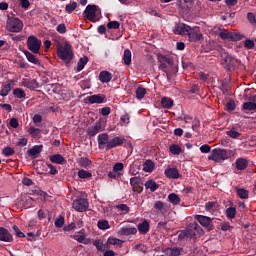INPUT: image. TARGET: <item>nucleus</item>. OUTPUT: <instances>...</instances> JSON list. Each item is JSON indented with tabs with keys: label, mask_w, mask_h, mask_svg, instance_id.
I'll list each match as a JSON object with an SVG mask.
<instances>
[{
	"label": "nucleus",
	"mask_w": 256,
	"mask_h": 256,
	"mask_svg": "<svg viewBox=\"0 0 256 256\" xmlns=\"http://www.w3.org/2000/svg\"><path fill=\"white\" fill-rule=\"evenodd\" d=\"M175 35H188V39L191 43H197L203 41V33L199 27H191L185 23H179L174 28Z\"/></svg>",
	"instance_id": "obj_1"
},
{
	"label": "nucleus",
	"mask_w": 256,
	"mask_h": 256,
	"mask_svg": "<svg viewBox=\"0 0 256 256\" xmlns=\"http://www.w3.org/2000/svg\"><path fill=\"white\" fill-rule=\"evenodd\" d=\"M57 55L61 59V61H64L66 65H69L71 61H73V47L69 42H65L64 44H61V42H58L57 44Z\"/></svg>",
	"instance_id": "obj_2"
},
{
	"label": "nucleus",
	"mask_w": 256,
	"mask_h": 256,
	"mask_svg": "<svg viewBox=\"0 0 256 256\" xmlns=\"http://www.w3.org/2000/svg\"><path fill=\"white\" fill-rule=\"evenodd\" d=\"M203 229L197 222L188 225L185 232L179 235V237H187L188 239H199L203 235Z\"/></svg>",
	"instance_id": "obj_3"
},
{
	"label": "nucleus",
	"mask_w": 256,
	"mask_h": 256,
	"mask_svg": "<svg viewBox=\"0 0 256 256\" xmlns=\"http://www.w3.org/2000/svg\"><path fill=\"white\" fill-rule=\"evenodd\" d=\"M231 157V150L216 148L212 150L211 155L208 156L210 161H215L216 163H223L226 159Z\"/></svg>",
	"instance_id": "obj_4"
},
{
	"label": "nucleus",
	"mask_w": 256,
	"mask_h": 256,
	"mask_svg": "<svg viewBox=\"0 0 256 256\" xmlns=\"http://www.w3.org/2000/svg\"><path fill=\"white\" fill-rule=\"evenodd\" d=\"M23 29V22L19 18H8L7 30L10 33H19Z\"/></svg>",
	"instance_id": "obj_5"
},
{
	"label": "nucleus",
	"mask_w": 256,
	"mask_h": 256,
	"mask_svg": "<svg viewBox=\"0 0 256 256\" xmlns=\"http://www.w3.org/2000/svg\"><path fill=\"white\" fill-rule=\"evenodd\" d=\"M42 42L37 38L36 36L32 35L29 36L27 39V47L29 51H32V53H39V50L41 49Z\"/></svg>",
	"instance_id": "obj_6"
},
{
	"label": "nucleus",
	"mask_w": 256,
	"mask_h": 256,
	"mask_svg": "<svg viewBox=\"0 0 256 256\" xmlns=\"http://www.w3.org/2000/svg\"><path fill=\"white\" fill-rule=\"evenodd\" d=\"M89 208V201L86 198L79 197L73 202V209L78 213H83Z\"/></svg>",
	"instance_id": "obj_7"
},
{
	"label": "nucleus",
	"mask_w": 256,
	"mask_h": 256,
	"mask_svg": "<svg viewBox=\"0 0 256 256\" xmlns=\"http://www.w3.org/2000/svg\"><path fill=\"white\" fill-rule=\"evenodd\" d=\"M84 17L91 21L92 23H96L97 21V6L89 4L86 6V9L83 13Z\"/></svg>",
	"instance_id": "obj_8"
},
{
	"label": "nucleus",
	"mask_w": 256,
	"mask_h": 256,
	"mask_svg": "<svg viewBox=\"0 0 256 256\" xmlns=\"http://www.w3.org/2000/svg\"><path fill=\"white\" fill-rule=\"evenodd\" d=\"M221 63L224 69H227V71H235V63H237V60L231 57L229 54H224L222 56Z\"/></svg>",
	"instance_id": "obj_9"
},
{
	"label": "nucleus",
	"mask_w": 256,
	"mask_h": 256,
	"mask_svg": "<svg viewBox=\"0 0 256 256\" xmlns=\"http://www.w3.org/2000/svg\"><path fill=\"white\" fill-rule=\"evenodd\" d=\"M158 63H159V69L161 71H166L167 69V65H169V67H173V59L169 56H163V55H159L158 56Z\"/></svg>",
	"instance_id": "obj_10"
},
{
	"label": "nucleus",
	"mask_w": 256,
	"mask_h": 256,
	"mask_svg": "<svg viewBox=\"0 0 256 256\" xmlns=\"http://www.w3.org/2000/svg\"><path fill=\"white\" fill-rule=\"evenodd\" d=\"M196 221L202 225V227H205L208 229V231H213V224L211 223V218L208 216H203V215H197L196 216Z\"/></svg>",
	"instance_id": "obj_11"
},
{
	"label": "nucleus",
	"mask_w": 256,
	"mask_h": 256,
	"mask_svg": "<svg viewBox=\"0 0 256 256\" xmlns=\"http://www.w3.org/2000/svg\"><path fill=\"white\" fill-rule=\"evenodd\" d=\"M101 131H105V129H103V124L101 123V121H97L95 122V125L87 129V135L89 137H95V135L101 133Z\"/></svg>",
	"instance_id": "obj_12"
},
{
	"label": "nucleus",
	"mask_w": 256,
	"mask_h": 256,
	"mask_svg": "<svg viewBox=\"0 0 256 256\" xmlns=\"http://www.w3.org/2000/svg\"><path fill=\"white\" fill-rule=\"evenodd\" d=\"M97 141H98V148L99 149H105L106 147V150L109 151L108 149V145H109V134L107 133H102V134H99L97 136Z\"/></svg>",
	"instance_id": "obj_13"
},
{
	"label": "nucleus",
	"mask_w": 256,
	"mask_h": 256,
	"mask_svg": "<svg viewBox=\"0 0 256 256\" xmlns=\"http://www.w3.org/2000/svg\"><path fill=\"white\" fill-rule=\"evenodd\" d=\"M125 143V137L116 136L112 139H110L108 143V151L111 149H115V147H121Z\"/></svg>",
	"instance_id": "obj_14"
},
{
	"label": "nucleus",
	"mask_w": 256,
	"mask_h": 256,
	"mask_svg": "<svg viewBox=\"0 0 256 256\" xmlns=\"http://www.w3.org/2000/svg\"><path fill=\"white\" fill-rule=\"evenodd\" d=\"M107 97L103 94H94L88 97V102L90 105H101V103H104L106 101Z\"/></svg>",
	"instance_id": "obj_15"
},
{
	"label": "nucleus",
	"mask_w": 256,
	"mask_h": 256,
	"mask_svg": "<svg viewBox=\"0 0 256 256\" xmlns=\"http://www.w3.org/2000/svg\"><path fill=\"white\" fill-rule=\"evenodd\" d=\"M22 87H26L31 91H35V89H39V82H37L36 79L29 80L27 78H24L22 80Z\"/></svg>",
	"instance_id": "obj_16"
},
{
	"label": "nucleus",
	"mask_w": 256,
	"mask_h": 256,
	"mask_svg": "<svg viewBox=\"0 0 256 256\" xmlns=\"http://www.w3.org/2000/svg\"><path fill=\"white\" fill-rule=\"evenodd\" d=\"M0 241H4V243H13V235L9 233L4 227H0Z\"/></svg>",
	"instance_id": "obj_17"
},
{
	"label": "nucleus",
	"mask_w": 256,
	"mask_h": 256,
	"mask_svg": "<svg viewBox=\"0 0 256 256\" xmlns=\"http://www.w3.org/2000/svg\"><path fill=\"white\" fill-rule=\"evenodd\" d=\"M162 253L166 256H180L181 248L179 247H166L162 248Z\"/></svg>",
	"instance_id": "obj_18"
},
{
	"label": "nucleus",
	"mask_w": 256,
	"mask_h": 256,
	"mask_svg": "<svg viewBox=\"0 0 256 256\" xmlns=\"http://www.w3.org/2000/svg\"><path fill=\"white\" fill-rule=\"evenodd\" d=\"M235 166L238 171H245L249 167V160L240 157L235 161Z\"/></svg>",
	"instance_id": "obj_19"
},
{
	"label": "nucleus",
	"mask_w": 256,
	"mask_h": 256,
	"mask_svg": "<svg viewBox=\"0 0 256 256\" xmlns=\"http://www.w3.org/2000/svg\"><path fill=\"white\" fill-rule=\"evenodd\" d=\"M165 175L168 179H179V177H181L177 168H167L165 170Z\"/></svg>",
	"instance_id": "obj_20"
},
{
	"label": "nucleus",
	"mask_w": 256,
	"mask_h": 256,
	"mask_svg": "<svg viewBox=\"0 0 256 256\" xmlns=\"http://www.w3.org/2000/svg\"><path fill=\"white\" fill-rule=\"evenodd\" d=\"M149 229H151V226L147 220H143L138 224V231L141 235H147V233H149Z\"/></svg>",
	"instance_id": "obj_21"
},
{
	"label": "nucleus",
	"mask_w": 256,
	"mask_h": 256,
	"mask_svg": "<svg viewBox=\"0 0 256 256\" xmlns=\"http://www.w3.org/2000/svg\"><path fill=\"white\" fill-rule=\"evenodd\" d=\"M76 161L80 167H83V169H88L93 165V161L87 157H80Z\"/></svg>",
	"instance_id": "obj_22"
},
{
	"label": "nucleus",
	"mask_w": 256,
	"mask_h": 256,
	"mask_svg": "<svg viewBox=\"0 0 256 256\" xmlns=\"http://www.w3.org/2000/svg\"><path fill=\"white\" fill-rule=\"evenodd\" d=\"M51 163H56L57 165H65L67 163V160H65V157L61 154H54L50 156Z\"/></svg>",
	"instance_id": "obj_23"
},
{
	"label": "nucleus",
	"mask_w": 256,
	"mask_h": 256,
	"mask_svg": "<svg viewBox=\"0 0 256 256\" xmlns=\"http://www.w3.org/2000/svg\"><path fill=\"white\" fill-rule=\"evenodd\" d=\"M12 89H13V81L3 84L2 89L0 90L1 97H7V95L11 93Z\"/></svg>",
	"instance_id": "obj_24"
},
{
	"label": "nucleus",
	"mask_w": 256,
	"mask_h": 256,
	"mask_svg": "<svg viewBox=\"0 0 256 256\" xmlns=\"http://www.w3.org/2000/svg\"><path fill=\"white\" fill-rule=\"evenodd\" d=\"M41 151H43V145H36L28 150V154L30 157H33V159H37Z\"/></svg>",
	"instance_id": "obj_25"
},
{
	"label": "nucleus",
	"mask_w": 256,
	"mask_h": 256,
	"mask_svg": "<svg viewBox=\"0 0 256 256\" xmlns=\"http://www.w3.org/2000/svg\"><path fill=\"white\" fill-rule=\"evenodd\" d=\"M24 54L27 60L29 61V63H33V65L41 66V61L37 59V56H35L33 53L26 50Z\"/></svg>",
	"instance_id": "obj_26"
},
{
	"label": "nucleus",
	"mask_w": 256,
	"mask_h": 256,
	"mask_svg": "<svg viewBox=\"0 0 256 256\" xmlns=\"http://www.w3.org/2000/svg\"><path fill=\"white\" fill-rule=\"evenodd\" d=\"M111 79H113L111 72H109V71H101L100 72L99 81H101V83H109V81H111Z\"/></svg>",
	"instance_id": "obj_27"
},
{
	"label": "nucleus",
	"mask_w": 256,
	"mask_h": 256,
	"mask_svg": "<svg viewBox=\"0 0 256 256\" xmlns=\"http://www.w3.org/2000/svg\"><path fill=\"white\" fill-rule=\"evenodd\" d=\"M73 239L78 241V243H83L84 245H89V239L85 237V234H81V232H77L73 235Z\"/></svg>",
	"instance_id": "obj_28"
},
{
	"label": "nucleus",
	"mask_w": 256,
	"mask_h": 256,
	"mask_svg": "<svg viewBox=\"0 0 256 256\" xmlns=\"http://www.w3.org/2000/svg\"><path fill=\"white\" fill-rule=\"evenodd\" d=\"M153 169H155V163L151 160H146L143 164V171H145V173H152Z\"/></svg>",
	"instance_id": "obj_29"
},
{
	"label": "nucleus",
	"mask_w": 256,
	"mask_h": 256,
	"mask_svg": "<svg viewBox=\"0 0 256 256\" xmlns=\"http://www.w3.org/2000/svg\"><path fill=\"white\" fill-rule=\"evenodd\" d=\"M161 105L164 109H172L173 108V99L169 97H163L161 100Z\"/></svg>",
	"instance_id": "obj_30"
},
{
	"label": "nucleus",
	"mask_w": 256,
	"mask_h": 256,
	"mask_svg": "<svg viewBox=\"0 0 256 256\" xmlns=\"http://www.w3.org/2000/svg\"><path fill=\"white\" fill-rule=\"evenodd\" d=\"M120 235H137V228L131 227V228H121L120 229Z\"/></svg>",
	"instance_id": "obj_31"
},
{
	"label": "nucleus",
	"mask_w": 256,
	"mask_h": 256,
	"mask_svg": "<svg viewBox=\"0 0 256 256\" xmlns=\"http://www.w3.org/2000/svg\"><path fill=\"white\" fill-rule=\"evenodd\" d=\"M168 201L169 203H172V205H179L181 203V198L176 193H171L168 195Z\"/></svg>",
	"instance_id": "obj_32"
},
{
	"label": "nucleus",
	"mask_w": 256,
	"mask_h": 256,
	"mask_svg": "<svg viewBox=\"0 0 256 256\" xmlns=\"http://www.w3.org/2000/svg\"><path fill=\"white\" fill-rule=\"evenodd\" d=\"M144 185L146 189H150L151 193H155L159 188V184H156L153 180H148Z\"/></svg>",
	"instance_id": "obj_33"
},
{
	"label": "nucleus",
	"mask_w": 256,
	"mask_h": 256,
	"mask_svg": "<svg viewBox=\"0 0 256 256\" xmlns=\"http://www.w3.org/2000/svg\"><path fill=\"white\" fill-rule=\"evenodd\" d=\"M166 208L167 205L161 200H158L154 203V209L157 211V213H163Z\"/></svg>",
	"instance_id": "obj_34"
},
{
	"label": "nucleus",
	"mask_w": 256,
	"mask_h": 256,
	"mask_svg": "<svg viewBox=\"0 0 256 256\" xmlns=\"http://www.w3.org/2000/svg\"><path fill=\"white\" fill-rule=\"evenodd\" d=\"M93 245H95L97 251H105V249H109V245L107 243L103 244V241L101 240H95L93 242Z\"/></svg>",
	"instance_id": "obj_35"
},
{
	"label": "nucleus",
	"mask_w": 256,
	"mask_h": 256,
	"mask_svg": "<svg viewBox=\"0 0 256 256\" xmlns=\"http://www.w3.org/2000/svg\"><path fill=\"white\" fill-rule=\"evenodd\" d=\"M86 63H89V58L87 56L80 58L77 64V71H83V69H85Z\"/></svg>",
	"instance_id": "obj_36"
},
{
	"label": "nucleus",
	"mask_w": 256,
	"mask_h": 256,
	"mask_svg": "<svg viewBox=\"0 0 256 256\" xmlns=\"http://www.w3.org/2000/svg\"><path fill=\"white\" fill-rule=\"evenodd\" d=\"M79 179H91L93 177V174L85 169H81L77 173Z\"/></svg>",
	"instance_id": "obj_37"
},
{
	"label": "nucleus",
	"mask_w": 256,
	"mask_h": 256,
	"mask_svg": "<svg viewBox=\"0 0 256 256\" xmlns=\"http://www.w3.org/2000/svg\"><path fill=\"white\" fill-rule=\"evenodd\" d=\"M236 194L240 199H249V191L244 188H237Z\"/></svg>",
	"instance_id": "obj_38"
},
{
	"label": "nucleus",
	"mask_w": 256,
	"mask_h": 256,
	"mask_svg": "<svg viewBox=\"0 0 256 256\" xmlns=\"http://www.w3.org/2000/svg\"><path fill=\"white\" fill-rule=\"evenodd\" d=\"M13 95H14V97H16V99H25V97H27V94L21 88L14 89Z\"/></svg>",
	"instance_id": "obj_39"
},
{
	"label": "nucleus",
	"mask_w": 256,
	"mask_h": 256,
	"mask_svg": "<svg viewBox=\"0 0 256 256\" xmlns=\"http://www.w3.org/2000/svg\"><path fill=\"white\" fill-rule=\"evenodd\" d=\"M231 33L232 34H231L230 41L237 42V41H241L242 39L245 38V35L241 34V32H239V31H232Z\"/></svg>",
	"instance_id": "obj_40"
},
{
	"label": "nucleus",
	"mask_w": 256,
	"mask_h": 256,
	"mask_svg": "<svg viewBox=\"0 0 256 256\" xmlns=\"http://www.w3.org/2000/svg\"><path fill=\"white\" fill-rule=\"evenodd\" d=\"M131 50L126 49L124 50V55H123V61H124V65H131Z\"/></svg>",
	"instance_id": "obj_41"
},
{
	"label": "nucleus",
	"mask_w": 256,
	"mask_h": 256,
	"mask_svg": "<svg viewBox=\"0 0 256 256\" xmlns=\"http://www.w3.org/2000/svg\"><path fill=\"white\" fill-rule=\"evenodd\" d=\"M169 151L170 153H172V155H181V146L177 145V144H172L169 147Z\"/></svg>",
	"instance_id": "obj_42"
},
{
	"label": "nucleus",
	"mask_w": 256,
	"mask_h": 256,
	"mask_svg": "<svg viewBox=\"0 0 256 256\" xmlns=\"http://www.w3.org/2000/svg\"><path fill=\"white\" fill-rule=\"evenodd\" d=\"M98 229H101L102 231H105L107 229H110L111 226L109 225V221L107 220H99L97 223Z\"/></svg>",
	"instance_id": "obj_43"
},
{
	"label": "nucleus",
	"mask_w": 256,
	"mask_h": 256,
	"mask_svg": "<svg viewBox=\"0 0 256 256\" xmlns=\"http://www.w3.org/2000/svg\"><path fill=\"white\" fill-rule=\"evenodd\" d=\"M235 215H237V209L235 207H229L226 209V217L228 219H235Z\"/></svg>",
	"instance_id": "obj_44"
},
{
	"label": "nucleus",
	"mask_w": 256,
	"mask_h": 256,
	"mask_svg": "<svg viewBox=\"0 0 256 256\" xmlns=\"http://www.w3.org/2000/svg\"><path fill=\"white\" fill-rule=\"evenodd\" d=\"M147 93V90L141 86H139L137 89H136V98L139 99V101H141V99H143V97H145Z\"/></svg>",
	"instance_id": "obj_45"
},
{
	"label": "nucleus",
	"mask_w": 256,
	"mask_h": 256,
	"mask_svg": "<svg viewBox=\"0 0 256 256\" xmlns=\"http://www.w3.org/2000/svg\"><path fill=\"white\" fill-rule=\"evenodd\" d=\"M231 31L223 30L219 33V37L223 39V41H231Z\"/></svg>",
	"instance_id": "obj_46"
},
{
	"label": "nucleus",
	"mask_w": 256,
	"mask_h": 256,
	"mask_svg": "<svg viewBox=\"0 0 256 256\" xmlns=\"http://www.w3.org/2000/svg\"><path fill=\"white\" fill-rule=\"evenodd\" d=\"M106 244L107 245H123V240L119 238L109 237Z\"/></svg>",
	"instance_id": "obj_47"
},
{
	"label": "nucleus",
	"mask_w": 256,
	"mask_h": 256,
	"mask_svg": "<svg viewBox=\"0 0 256 256\" xmlns=\"http://www.w3.org/2000/svg\"><path fill=\"white\" fill-rule=\"evenodd\" d=\"M244 111H256V104L253 102H246L243 104Z\"/></svg>",
	"instance_id": "obj_48"
},
{
	"label": "nucleus",
	"mask_w": 256,
	"mask_h": 256,
	"mask_svg": "<svg viewBox=\"0 0 256 256\" xmlns=\"http://www.w3.org/2000/svg\"><path fill=\"white\" fill-rule=\"evenodd\" d=\"M226 135H228V137H231V139H239L241 133H239L237 130H235V128H233L230 131H227Z\"/></svg>",
	"instance_id": "obj_49"
},
{
	"label": "nucleus",
	"mask_w": 256,
	"mask_h": 256,
	"mask_svg": "<svg viewBox=\"0 0 256 256\" xmlns=\"http://www.w3.org/2000/svg\"><path fill=\"white\" fill-rule=\"evenodd\" d=\"M2 153L5 157H11V155H15V149L7 146L2 150Z\"/></svg>",
	"instance_id": "obj_50"
},
{
	"label": "nucleus",
	"mask_w": 256,
	"mask_h": 256,
	"mask_svg": "<svg viewBox=\"0 0 256 256\" xmlns=\"http://www.w3.org/2000/svg\"><path fill=\"white\" fill-rule=\"evenodd\" d=\"M12 230L14 231L16 237H20V239L25 238V233H23L17 225H13Z\"/></svg>",
	"instance_id": "obj_51"
},
{
	"label": "nucleus",
	"mask_w": 256,
	"mask_h": 256,
	"mask_svg": "<svg viewBox=\"0 0 256 256\" xmlns=\"http://www.w3.org/2000/svg\"><path fill=\"white\" fill-rule=\"evenodd\" d=\"M77 9V2H72L70 4H67L65 7V11L67 13H73Z\"/></svg>",
	"instance_id": "obj_52"
},
{
	"label": "nucleus",
	"mask_w": 256,
	"mask_h": 256,
	"mask_svg": "<svg viewBox=\"0 0 256 256\" xmlns=\"http://www.w3.org/2000/svg\"><path fill=\"white\" fill-rule=\"evenodd\" d=\"M28 133H30L33 137H38L39 135H41V129L31 126L28 129Z\"/></svg>",
	"instance_id": "obj_53"
},
{
	"label": "nucleus",
	"mask_w": 256,
	"mask_h": 256,
	"mask_svg": "<svg viewBox=\"0 0 256 256\" xmlns=\"http://www.w3.org/2000/svg\"><path fill=\"white\" fill-rule=\"evenodd\" d=\"M132 190L136 193H143V182L140 181L132 186Z\"/></svg>",
	"instance_id": "obj_54"
},
{
	"label": "nucleus",
	"mask_w": 256,
	"mask_h": 256,
	"mask_svg": "<svg viewBox=\"0 0 256 256\" xmlns=\"http://www.w3.org/2000/svg\"><path fill=\"white\" fill-rule=\"evenodd\" d=\"M55 227H57L58 229L63 227V225H65V217L63 216H59V218H57L54 222Z\"/></svg>",
	"instance_id": "obj_55"
},
{
	"label": "nucleus",
	"mask_w": 256,
	"mask_h": 256,
	"mask_svg": "<svg viewBox=\"0 0 256 256\" xmlns=\"http://www.w3.org/2000/svg\"><path fill=\"white\" fill-rule=\"evenodd\" d=\"M244 47L245 49H255V41L251 39H246L244 41Z\"/></svg>",
	"instance_id": "obj_56"
},
{
	"label": "nucleus",
	"mask_w": 256,
	"mask_h": 256,
	"mask_svg": "<svg viewBox=\"0 0 256 256\" xmlns=\"http://www.w3.org/2000/svg\"><path fill=\"white\" fill-rule=\"evenodd\" d=\"M56 31L61 35H65V33H67V26L65 25V23L59 24L56 27Z\"/></svg>",
	"instance_id": "obj_57"
},
{
	"label": "nucleus",
	"mask_w": 256,
	"mask_h": 256,
	"mask_svg": "<svg viewBox=\"0 0 256 256\" xmlns=\"http://www.w3.org/2000/svg\"><path fill=\"white\" fill-rule=\"evenodd\" d=\"M107 27L109 29H119V27H121V24L119 23V21H109L107 23Z\"/></svg>",
	"instance_id": "obj_58"
},
{
	"label": "nucleus",
	"mask_w": 256,
	"mask_h": 256,
	"mask_svg": "<svg viewBox=\"0 0 256 256\" xmlns=\"http://www.w3.org/2000/svg\"><path fill=\"white\" fill-rule=\"evenodd\" d=\"M247 19L252 25H256V14L252 12L247 13Z\"/></svg>",
	"instance_id": "obj_59"
},
{
	"label": "nucleus",
	"mask_w": 256,
	"mask_h": 256,
	"mask_svg": "<svg viewBox=\"0 0 256 256\" xmlns=\"http://www.w3.org/2000/svg\"><path fill=\"white\" fill-rule=\"evenodd\" d=\"M100 115L103 117H107V115H111V108L110 107H103L99 109Z\"/></svg>",
	"instance_id": "obj_60"
},
{
	"label": "nucleus",
	"mask_w": 256,
	"mask_h": 256,
	"mask_svg": "<svg viewBox=\"0 0 256 256\" xmlns=\"http://www.w3.org/2000/svg\"><path fill=\"white\" fill-rule=\"evenodd\" d=\"M235 107H236L235 101H233V100H230V101H228V102L226 103V109H227V111H235Z\"/></svg>",
	"instance_id": "obj_61"
},
{
	"label": "nucleus",
	"mask_w": 256,
	"mask_h": 256,
	"mask_svg": "<svg viewBox=\"0 0 256 256\" xmlns=\"http://www.w3.org/2000/svg\"><path fill=\"white\" fill-rule=\"evenodd\" d=\"M49 174L50 175H57L59 171L57 170L56 166H53V164H48Z\"/></svg>",
	"instance_id": "obj_62"
},
{
	"label": "nucleus",
	"mask_w": 256,
	"mask_h": 256,
	"mask_svg": "<svg viewBox=\"0 0 256 256\" xmlns=\"http://www.w3.org/2000/svg\"><path fill=\"white\" fill-rule=\"evenodd\" d=\"M123 163L118 162L113 166V171L119 173V171H123Z\"/></svg>",
	"instance_id": "obj_63"
},
{
	"label": "nucleus",
	"mask_w": 256,
	"mask_h": 256,
	"mask_svg": "<svg viewBox=\"0 0 256 256\" xmlns=\"http://www.w3.org/2000/svg\"><path fill=\"white\" fill-rule=\"evenodd\" d=\"M201 153H210L211 152V146L208 144H204L200 147Z\"/></svg>",
	"instance_id": "obj_64"
}]
</instances>
